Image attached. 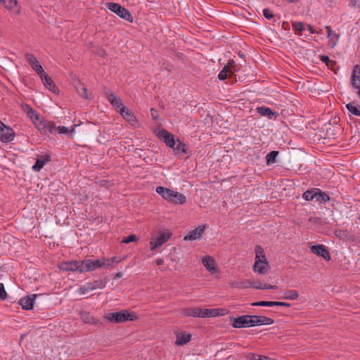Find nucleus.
Segmentation results:
<instances>
[{"label":"nucleus","mask_w":360,"mask_h":360,"mask_svg":"<svg viewBox=\"0 0 360 360\" xmlns=\"http://www.w3.org/2000/svg\"><path fill=\"white\" fill-rule=\"evenodd\" d=\"M274 323V319L270 317L256 315H243L233 319L232 326L236 328H242L255 326L271 325Z\"/></svg>","instance_id":"obj_1"},{"label":"nucleus","mask_w":360,"mask_h":360,"mask_svg":"<svg viewBox=\"0 0 360 360\" xmlns=\"http://www.w3.org/2000/svg\"><path fill=\"white\" fill-rule=\"evenodd\" d=\"M155 191L163 199L171 204L184 205L186 202V197L177 191L163 186H158Z\"/></svg>","instance_id":"obj_2"},{"label":"nucleus","mask_w":360,"mask_h":360,"mask_svg":"<svg viewBox=\"0 0 360 360\" xmlns=\"http://www.w3.org/2000/svg\"><path fill=\"white\" fill-rule=\"evenodd\" d=\"M222 311L219 309H202L199 307H188L181 310V314L184 316H192L198 318L216 317L223 315L220 313Z\"/></svg>","instance_id":"obj_3"},{"label":"nucleus","mask_w":360,"mask_h":360,"mask_svg":"<svg viewBox=\"0 0 360 360\" xmlns=\"http://www.w3.org/2000/svg\"><path fill=\"white\" fill-rule=\"evenodd\" d=\"M106 318L112 323H123L127 321H134L137 316L134 312L128 311H120L117 312L109 313Z\"/></svg>","instance_id":"obj_4"},{"label":"nucleus","mask_w":360,"mask_h":360,"mask_svg":"<svg viewBox=\"0 0 360 360\" xmlns=\"http://www.w3.org/2000/svg\"><path fill=\"white\" fill-rule=\"evenodd\" d=\"M105 6L110 11L116 13L121 18L131 22L133 21V16L131 13L124 7L122 6L119 4L114 2H108L105 4Z\"/></svg>","instance_id":"obj_5"},{"label":"nucleus","mask_w":360,"mask_h":360,"mask_svg":"<svg viewBox=\"0 0 360 360\" xmlns=\"http://www.w3.org/2000/svg\"><path fill=\"white\" fill-rule=\"evenodd\" d=\"M237 284L234 285L238 288H253L255 289H262V290H269V289H277V285H272L266 283H262L259 281H250L247 280L245 281H241L236 283Z\"/></svg>","instance_id":"obj_6"},{"label":"nucleus","mask_w":360,"mask_h":360,"mask_svg":"<svg viewBox=\"0 0 360 360\" xmlns=\"http://www.w3.org/2000/svg\"><path fill=\"white\" fill-rule=\"evenodd\" d=\"M58 268L65 271H77L84 273L83 260H70L62 262L58 264Z\"/></svg>","instance_id":"obj_7"},{"label":"nucleus","mask_w":360,"mask_h":360,"mask_svg":"<svg viewBox=\"0 0 360 360\" xmlns=\"http://www.w3.org/2000/svg\"><path fill=\"white\" fill-rule=\"evenodd\" d=\"M34 124L41 134L49 135L53 134L56 130V127L53 122L42 120L41 118L38 121H34Z\"/></svg>","instance_id":"obj_8"},{"label":"nucleus","mask_w":360,"mask_h":360,"mask_svg":"<svg viewBox=\"0 0 360 360\" xmlns=\"http://www.w3.org/2000/svg\"><path fill=\"white\" fill-rule=\"evenodd\" d=\"M171 236L172 233L169 230H165L159 232L158 236L155 238L152 239L150 242V250L153 251L167 242Z\"/></svg>","instance_id":"obj_9"},{"label":"nucleus","mask_w":360,"mask_h":360,"mask_svg":"<svg viewBox=\"0 0 360 360\" xmlns=\"http://www.w3.org/2000/svg\"><path fill=\"white\" fill-rule=\"evenodd\" d=\"M15 138L13 129L0 120V141L3 143L11 142Z\"/></svg>","instance_id":"obj_10"},{"label":"nucleus","mask_w":360,"mask_h":360,"mask_svg":"<svg viewBox=\"0 0 360 360\" xmlns=\"http://www.w3.org/2000/svg\"><path fill=\"white\" fill-rule=\"evenodd\" d=\"M105 286V282H104L101 279H98L93 282L86 283L84 285H83L79 288L78 292L79 295H85L86 293L91 290H94L96 289H102L104 288Z\"/></svg>","instance_id":"obj_11"},{"label":"nucleus","mask_w":360,"mask_h":360,"mask_svg":"<svg viewBox=\"0 0 360 360\" xmlns=\"http://www.w3.org/2000/svg\"><path fill=\"white\" fill-rule=\"evenodd\" d=\"M37 296H39V295L33 294L22 297L19 300L18 304L24 310H31L33 309Z\"/></svg>","instance_id":"obj_12"},{"label":"nucleus","mask_w":360,"mask_h":360,"mask_svg":"<svg viewBox=\"0 0 360 360\" xmlns=\"http://www.w3.org/2000/svg\"><path fill=\"white\" fill-rule=\"evenodd\" d=\"M236 71V63L232 60L228 63L226 65L224 66L222 70L218 75V78L219 80H224L228 77V76H231Z\"/></svg>","instance_id":"obj_13"},{"label":"nucleus","mask_w":360,"mask_h":360,"mask_svg":"<svg viewBox=\"0 0 360 360\" xmlns=\"http://www.w3.org/2000/svg\"><path fill=\"white\" fill-rule=\"evenodd\" d=\"M44 84V85L51 91H52L54 94H58L59 89L54 84L53 81L51 78L50 76L48 75L47 73L42 72L41 75H39Z\"/></svg>","instance_id":"obj_14"},{"label":"nucleus","mask_w":360,"mask_h":360,"mask_svg":"<svg viewBox=\"0 0 360 360\" xmlns=\"http://www.w3.org/2000/svg\"><path fill=\"white\" fill-rule=\"evenodd\" d=\"M25 58L29 63L30 65L37 73L38 75L44 72L42 66L40 65L39 62L33 54L27 53L25 54Z\"/></svg>","instance_id":"obj_15"},{"label":"nucleus","mask_w":360,"mask_h":360,"mask_svg":"<svg viewBox=\"0 0 360 360\" xmlns=\"http://www.w3.org/2000/svg\"><path fill=\"white\" fill-rule=\"evenodd\" d=\"M311 250L313 253L322 257L326 261L330 260V254L325 245H315L311 246Z\"/></svg>","instance_id":"obj_16"},{"label":"nucleus","mask_w":360,"mask_h":360,"mask_svg":"<svg viewBox=\"0 0 360 360\" xmlns=\"http://www.w3.org/2000/svg\"><path fill=\"white\" fill-rule=\"evenodd\" d=\"M158 136L161 139H164L165 143L168 147L174 148L176 144L174 136L166 129H161L158 132Z\"/></svg>","instance_id":"obj_17"},{"label":"nucleus","mask_w":360,"mask_h":360,"mask_svg":"<svg viewBox=\"0 0 360 360\" xmlns=\"http://www.w3.org/2000/svg\"><path fill=\"white\" fill-rule=\"evenodd\" d=\"M84 273L92 271L96 269L101 268V259L95 260L87 259L83 260Z\"/></svg>","instance_id":"obj_18"},{"label":"nucleus","mask_w":360,"mask_h":360,"mask_svg":"<svg viewBox=\"0 0 360 360\" xmlns=\"http://www.w3.org/2000/svg\"><path fill=\"white\" fill-rule=\"evenodd\" d=\"M205 229V226H199L198 227L195 228V229H193L190 231L186 236H184V240H194L199 239L202 233H204Z\"/></svg>","instance_id":"obj_19"},{"label":"nucleus","mask_w":360,"mask_h":360,"mask_svg":"<svg viewBox=\"0 0 360 360\" xmlns=\"http://www.w3.org/2000/svg\"><path fill=\"white\" fill-rule=\"evenodd\" d=\"M106 96L108 101L115 108L117 112H119L120 110L122 109V107H124L122 100L119 97H117L113 92L107 91Z\"/></svg>","instance_id":"obj_20"},{"label":"nucleus","mask_w":360,"mask_h":360,"mask_svg":"<svg viewBox=\"0 0 360 360\" xmlns=\"http://www.w3.org/2000/svg\"><path fill=\"white\" fill-rule=\"evenodd\" d=\"M351 85L353 89L360 87V65H354L352 76H351Z\"/></svg>","instance_id":"obj_21"},{"label":"nucleus","mask_w":360,"mask_h":360,"mask_svg":"<svg viewBox=\"0 0 360 360\" xmlns=\"http://www.w3.org/2000/svg\"><path fill=\"white\" fill-rule=\"evenodd\" d=\"M202 263L209 272L214 273L217 271V264L214 259L212 257H204L202 259Z\"/></svg>","instance_id":"obj_22"},{"label":"nucleus","mask_w":360,"mask_h":360,"mask_svg":"<svg viewBox=\"0 0 360 360\" xmlns=\"http://www.w3.org/2000/svg\"><path fill=\"white\" fill-rule=\"evenodd\" d=\"M122 117L131 124L137 122L136 118L134 113L126 106L122 107V109L118 112Z\"/></svg>","instance_id":"obj_23"},{"label":"nucleus","mask_w":360,"mask_h":360,"mask_svg":"<svg viewBox=\"0 0 360 360\" xmlns=\"http://www.w3.org/2000/svg\"><path fill=\"white\" fill-rule=\"evenodd\" d=\"M21 108L27 115L34 122L38 121L40 118L39 114L37 113L33 108L27 103H22Z\"/></svg>","instance_id":"obj_24"},{"label":"nucleus","mask_w":360,"mask_h":360,"mask_svg":"<svg viewBox=\"0 0 360 360\" xmlns=\"http://www.w3.org/2000/svg\"><path fill=\"white\" fill-rule=\"evenodd\" d=\"M252 306H261V307H290L291 304L285 302H276V301H259L252 303Z\"/></svg>","instance_id":"obj_25"},{"label":"nucleus","mask_w":360,"mask_h":360,"mask_svg":"<svg viewBox=\"0 0 360 360\" xmlns=\"http://www.w3.org/2000/svg\"><path fill=\"white\" fill-rule=\"evenodd\" d=\"M269 269V264L268 262H264L262 260L255 261L253 265V271L260 274L267 273Z\"/></svg>","instance_id":"obj_26"},{"label":"nucleus","mask_w":360,"mask_h":360,"mask_svg":"<svg viewBox=\"0 0 360 360\" xmlns=\"http://www.w3.org/2000/svg\"><path fill=\"white\" fill-rule=\"evenodd\" d=\"M326 29L327 31V37L329 39L328 44L331 48H334L339 40L340 36L333 31L330 26H326Z\"/></svg>","instance_id":"obj_27"},{"label":"nucleus","mask_w":360,"mask_h":360,"mask_svg":"<svg viewBox=\"0 0 360 360\" xmlns=\"http://www.w3.org/2000/svg\"><path fill=\"white\" fill-rule=\"evenodd\" d=\"M191 340V335L185 331H181L176 334V340L175 341V344L179 346H182L188 342H189Z\"/></svg>","instance_id":"obj_28"},{"label":"nucleus","mask_w":360,"mask_h":360,"mask_svg":"<svg viewBox=\"0 0 360 360\" xmlns=\"http://www.w3.org/2000/svg\"><path fill=\"white\" fill-rule=\"evenodd\" d=\"M80 318L85 323H89L91 325H98L100 323L99 320L93 317L90 313L86 311H82L80 313Z\"/></svg>","instance_id":"obj_29"},{"label":"nucleus","mask_w":360,"mask_h":360,"mask_svg":"<svg viewBox=\"0 0 360 360\" xmlns=\"http://www.w3.org/2000/svg\"><path fill=\"white\" fill-rule=\"evenodd\" d=\"M256 111L261 116L266 117L269 119H272L273 116L275 115V112H274L270 108L266 106L257 107Z\"/></svg>","instance_id":"obj_30"},{"label":"nucleus","mask_w":360,"mask_h":360,"mask_svg":"<svg viewBox=\"0 0 360 360\" xmlns=\"http://www.w3.org/2000/svg\"><path fill=\"white\" fill-rule=\"evenodd\" d=\"M75 89L77 91L78 94L85 98V99H89V95L87 94V89L85 87L84 84L82 83L81 82H78L75 84Z\"/></svg>","instance_id":"obj_31"},{"label":"nucleus","mask_w":360,"mask_h":360,"mask_svg":"<svg viewBox=\"0 0 360 360\" xmlns=\"http://www.w3.org/2000/svg\"><path fill=\"white\" fill-rule=\"evenodd\" d=\"M316 201L320 204H325L330 200V197L323 192L321 189L317 188L316 190Z\"/></svg>","instance_id":"obj_32"},{"label":"nucleus","mask_w":360,"mask_h":360,"mask_svg":"<svg viewBox=\"0 0 360 360\" xmlns=\"http://www.w3.org/2000/svg\"><path fill=\"white\" fill-rule=\"evenodd\" d=\"M346 108L349 112V115L360 117V108H358L354 102H350L346 105Z\"/></svg>","instance_id":"obj_33"},{"label":"nucleus","mask_w":360,"mask_h":360,"mask_svg":"<svg viewBox=\"0 0 360 360\" xmlns=\"http://www.w3.org/2000/svg\"><path fill=\"white\" fill-rule=\"evenodd\" d=\"M49 160V156L38 158L35 164L32 166V169L35 172H39Z\"/></svg>","instance_id":"obj_34"},{"label":"nucleus","mask_w":360,"mask_h":360,"mask_svg":"<svg viewBox=\"0 0 360 360\" xmlns=\"http://www.w3.org/2000/svg\"><path fill=\"white\" fill-rule=\"evenodd\" d=\"M316 190H317V188H314L309 189V190L306 191L302 194V198L307 201H311L314 199L316 200Z\"/></svg>","instance_id":"obj_35"},{"label":"nucleus","mask_w":360,"mask_h":360,"mask_svg":"<svg viewBox=\"0 0 360 360\" xmlns=\"http://www.w3.org/2000/svg\"><path fill=\"white\" fill-rule=\"evenodd\" d=\"M258 260L267 262L264 250L260 245H256L255 247V261Z\"/></svg>","instance_id":"obj_36"},{"label":"nucleus","mask_w":360,"mask_h":360,"mask_svg":"<svg viewBox=\"0 0 360 360\" xmlns=\"http://www.w3.org/2000/svg\"><path fill=\"white\" fill-rule=\"evenodd\" d=\"M279 152L277 150H272L266 156V165H271L276 162V159L278 155Z\"/></svg>","instance_id":"obj_37"},{"label":"nucleus","mask_w":360,"mask_h":360,"mask_svg":"<svg viewBox=\"0 0 360 360\" xmlns=\"http://www.w3.org/2000/svg\"><path fill=\"white\" fill-rule=\"evenodd\" d=\"M299 297V293L295 290H287L284 292L283 298L289 300H295Z\"/></svg>","instance_id":"obj_38"},{"label":"nucleus","mask_w":360,"mask_h":360,"mask_svg":"<svg viewBox=\"0 0 360 360\" xmlns=\"http://www.w3.org/2000/svg\"><path fill=\"white\" fill-rule=\"evenodd\" d=\"M5 8L8 9H13L17 6V0H0Z\"/></svg>","instance_id":"obj_39"},{"label":"nucleus","mask_w":360,"mask_h":360,"mask_svg":"<svg viewBox=\"0 0 360 360\" xmlns=\"http://www.w3.org/2000/svg\"><path fill=\"white\" fill-rule=\"evenodd\" d=\"M56 130H58L60 134H69L73 133L75 130V127H72L71 129H68L66 127L60 126L58 127H56Z\"/></svg>","instance_id":"obj_40"},{"label":"nucleus","mask_w":360,"mask_h":360,"mask_svg":"<svg viewBox=\"0 0 360 360\" xmlns=\"http://www.w3.org/2000/svg\"><path fill=\"white\" fill-rule=\"evenodd\" d=\"M292 28L295 31L302 32L304 30V24L301 22H295L292 23Z\"/></svg>","instance_id":"obj_41"},{"label":"nucleus","mask_w":360,"mask_h":360,"mask_svg":"<svg viewBox=\"0 0 360 360\" xmlns=\"http://www.w3.org/2000/svg\"><path fill=\"white\" fill-rule=\"evenodd\" d=\"M263 15L267 20H271L274 17L273 11L271 10H270L269 8H264L263 10Z\"/></svg>","instance_id":"obj_42"},{"label":"nucleus","mask_w":360,"mask_h":360,"mask_svg":"<svg viewBox=\"0 0 360 360\" xmlns=\"http://www.w3.org/2000/svg\"><path fill=\"white\" fill-rule=\"evenodd\" d=\"M137 240V238L135 235L134 234H131V235H129L127 237H124L122 240V243H131V242H134Z\"/></svg>","instance_id":"obj_43"},{"label":"nucleus","mask_w":360,"mask_h":360,"mask_svg":"<svg viewBox=\"0 0 360 360\" xmlns=\"http://www.w3.org/2000/svg\"><path fill=\"white\" fill-rule=\"evenodd\" d=\"M7 298V292L5 290L3 283H0V300H5Z\"/></svg>","instance_id":"obj_44"},{"label":"nucleus","mask_w":360,"mask_h":360,"mask_svg":"<svg viewBox=\"0 0 360 360\" xmlns=\"http://www.w3.org/2000/svg\"><path fill=\"white\" fill-rule=\"evenodd\" d=\"M320 60L326 64V65L329 66L330 63H333V61L331 60L328 56L326 55H320L319 56Z\"/></svg>","instance_id":"obj_45"},{"label":"nucleus","mask_w":360,"mask_h":360,"mask_svg":"<svg viewBox=\"0 0 360 360\" xmlns=\"http://www.w3.org/2000/svg\"><path fill=\"white\" fill-rule=\"evenodd\" d=\"M111 266H112V264L110 263V259H105V258L101 259V267L107 269Z\"/></svg>","instance_id":"obj_46"},{"label":"nucleus","mask_w":360,"mask_h":360,"mask_svg":"<svg viewBox=\"0 0 360 360\" xmlns=\"http://www.w3.org/2000/svg\"><path fill=\"white\" fill-rule=\"evenodd\" d=\"M349 6L360 9V0H349Z\"/></svg>","instance_id":"obj_47"},{"label":"nucleus","mask_w":360,"mask_h":360,"mask_svg":"<svg viewBox=\"0 0 360 360\" xmlns=\"http://www.w3.org/2000/svg\"><path fill=\"white\" fill-rule=\"evenodd\" d=\"M178 152H183L185 153V145L182 143L181 142H179L176 147L174 148Z\"/></svg>","instance_id":"obj_48"},{"label":"nucleus","mask_w":360,"mask_h":360,"mask_svg":"<svg viewBox=\"0 0 360 360\" xmlns=\"http://www.w3.org/2000/svg\"><path fill=\"white\" fill-rule=\"evenodd\" d=\"M110 261L111 264H119L121 262V259L118 258L117 257H113L112 258H110Z\"/></svg>","instance_id":"obj_49"},{"label":"nucleus","mask_w":360,"mask_h":360,"mask_svg":"<svg viewBox=\"0 0 360 360\" xmlns=\"http://www.w3.org/2000/svg\"><path fill=\"white\" fill-rule=\"evenodd\" d=\"M259 354H250L248 356L249 360H257V359L259 357Z\"/></svg>","instance_id":"obj_50"},{"label":"nucleus","mask_w":360,"mask_h":360,"mask_svg":"<svg viewBox=\"0 0 360 360\" xmlns=\"http://www.w3.org/2000/svg\"><path fill=\"white\" fill-rule=\"evenodd\" d=\"M150 112H151V116L153 117V120H156L158 117V111L154 108H151Z\"/></svg>","instance_id":"obj_51"},{"label":"nucleus","mask_w":360,"mask_h":360,"mask_svg":"<svg viewBox=\"0 0 360 360\" xmlns=\"http://www.w3.org/2000/svg\"><path fill=\"white\" fill-rule=\"evenodd\" d=\"M307 29L309 31L310 34L316 33V30L314 29L313 26H311V25H307Z\"/></svg>","instance_id":"obj_52"},{"label":"nucleus","mask_w":360,"mask_h":360,"mask_svg":"<svg viewBox=\"0 0 360 360\" xmlns=\"http://www.w3.org/2000/svg\"><path fill=\"white\" fill-rule=\"evenodd\" d=\"M345 233H346V231H336V236H339V237H341L342 236L345 235Z\"/></svg>","instance_id":"obj_53"},{"label":"nucleus","mask_w":360,"mask_h":360,"mask_svg":"<svg viewBox=\"0 0 360 360\" xmlns=\"http://www.w3.org/2000/svg\"><path fill=\"white\" fill-rule=\"evenodd\" d=\"M164 263V260L162 258H158L156 259V264L158 265H162Z\"/></svg>","instance_id":"obj_54"},{"label":"nucleus","mask_w":360,"mask_h":360,"mask_svg":"<svg viewBox=\"0 0 360 360\" xmlns=\"http://www.w3.org/2000/svg\"><path fill=\"white\" fill-rule=\"evenodd\" d=\"M268 356H262L260 355L259 357L257 359V360H267Z\"/></svg>","instance_id":"obj_55"},{"label":"nucleus","mask_w":360,"mask_h":360,"mask_svg":"<svg viewBox=\"0 0 360 360\" xmlns=\"http://www.w3.org/2000/svg\"><path fill=\"white\" fill-rule=\"evenodd\" d=\"M358 97L360 98V87L354 89Z\"/></svg>","instance_id":"obj_56"},{"label":"nucleus","mask_w":360,"mask_h":360,"mask_svg":"<svg viewBox=\"0 0 360 360\" xmlns=\"http://www.w3.org/2000/svg\"><path fill=\"white\" fill-rule=\"evenodd\" d=\"M122 273L118 272V273H117V274L115 275L114 278H115V279H116V278H120V277H122Z\"/></svg>","instance_id":"obj_57"},{"label":"nucleus","mask_w":360,"mask_h":360,"mask_svg":"<svg viewBox=\"0 0 360 360\" xmlns=\"http://www.w3.org/2000/svg\"><path fill=\"white\" fill-rule=\"evenodd\" d=\"M172 65L171 64H168L166 67V69L168 70V71H171L172 70Z\"/></svg>","instance_id":"obj_58"},{"label":"nucleus","mask_w":360,"mask_h":360,"mask_svg":"<svg viewBox=\"0 0 360 360\" xmlns=\"http://www.w3.org/2000/svg\"><path fill=\"white\" fill-rule=\"evenodd\" d=\"M321 32V30L320 29L319 31H316V33L320 34Z\"/></svg>","instance_id":"obj_59"}]
</instances>
